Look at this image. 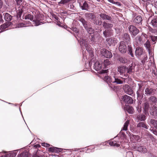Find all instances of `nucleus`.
Listing matches in <instances>:
<instances>
[{
    "label": "nucleus",
    "instance_id": "774afa93",
    "mask_svg": "<svg viewBox=\"0 0 157 157\" xmlns=\"http://www.w3.org/2000/svg\"><path fill=\"white\" fill-rule=\"evenodd\" d=\"M94 37H92V38L91 39V41H93L94 42H96V41L94 40Z\"/></svg>",
    "mask_w": 157,
    "mask_h": 157
},
{
    "label": "nucleus",
    "instance_id": "052dcab7",
    "mask_svg": "<svg viewBox=\"0 0 157 157\" xmlns=\"http://www.w3.org/2000/svg\"><path fill=\"white\" fill-rule=\"evenodd\" d=\"M3 3L2 0H0V9H1Z\"/></svg>",
    "mask_w": 157,
    "mask_h": 157
},
{
    "label": "nucleus",
    "instance_id": "0e129e2a",
    "mask_svg": "<svg viewBox=\"0 0 157 157\" xmlns=\"http://www.w3.org/2000/svg\"><path fill=\"white\" fill-rule=\"evenodd\" d=\"M2 16L1 14H0V22H2Z\"/></svg>",
    "mask_w": 157,
    "mask_h": 157
},
{
    "label": "nucleus",
    "instance_id": "b1692460",
    "mask_svg": "<svg viewBox=\"0 0 157 157\" xmlns=\"http://www.w3.org/2000/svg\"><path fill=\"white\" fill-rule=\"evenodd\" d=\"M150 113L151 115L154 117L157 116V107L153 106L151 110Z\"/></svg>",
    "mask_w": 157,
    "mask_h": 157
},
{
    "label": "nucleus",
    "instance_id": "864d4df0",
    "mask_svg": "<svg viewBox=\"0 0 157 157\" xmlns=\"http://www.w3.org/2000/svg\"><path fill=\"white\" fill-rule=\"evenodd\" d=\"M113 4H116L119 6H121V4L120 2H114Z\"/></svg>",
    "mask_w": 157,
    "mask_h": 157
},
{
    "label": "nucleus",
    "instance_id": "0eeeda50",
    "mask_svg": "<svg viewBox=\"0 0 157 157\" xmlns=\"http://www.w3.org/2000/svg\"><path fill=\"white\" fill-rule=\"evenodd\" d=\"M121 99L124 101L128 104H132L133 102L132 98L126 95L122 96Z\"/></svg>",
    "mask_w": 157,
    "mask_h": 157
},
{
    "label": "nucleus",
    "instance_id": "72a5a7b5",
    "mask_svg": "<svg viewBox=\"0 0 157 157\" xmlns=\"http://www.w3.org/2000/svg\"><path fill=\"white\" fill-rule=\"evenodd\" d=\"M127 72V73L130 74L133 72L134 67L132 65H129L128 67H126Z\"/></svg>",
    "mask_w": 157,
    "mask_h": 157
},
{
    "label": "nucleus",
    "instance_id": "473e14b6",
    "mask_svg": "<svg viewBox=\"0 0 157 157\" xmlns=\"http://www.w3.org/2000/svg\"><path fill=\"white\" fill-rule=\"evenodd\" d=\"M8 24V23H6L0 26V29L1 30V32L2 31H3L8 27L9 25Z\"/></svg>",
    "mask_w": 157,
    "mask_h": 157
},
{
    "label": "nucleus",
    "instance_id": "58836bf2",
    "mask_svg": "<svg viewBox=\"0 0 157 157\" xmlns=\"http://www.w3.org/2000/svg\"><path fill=\"white\" fill-rule=\"evenodd\" d=\"M82 9L83 10H87L88 8V4L86 2H84L82 6H81Z\"/></svg>",
    "mask_w": 157,
    "mask_h": 157
},
{
    "label": "nucleus",
    "instance_id": "37998d69",
    "mask_svg": "<svg viewBox=\"0 0 157 157\" xmlns=\"http://www.w3.org/2000/svg\"><path fill=\"white\" fill-rule=\"evenodd\" d=\"M103 63L105 67H107V66L109 65L110 63L109 60L106 59L104 60Z\"/></svg>",
    "mask_w": 157,
    "mask_h": 157
},
{
    "label": "nucleus",
    "instance_id": "4468645a",
    "mask_svg": "<svg viewBox=\"0 0 157 157\" xmlns=\"http://www.w3.org/2000/svg\"><path fill=\"white\" fill-rule=\"evenodd\" d=\"M124 110L125 111L130 114H132L133 112V108L131 106L128 105H126L124 108Z\"/></svg>",
    "mask_w": 157,
    "mask_h": 157
},
{
    "label": "nucleus",
    "instance_id": "69168bd1",
    "mask_svg": "<svg viewBox=\"0 0 157 157\" xmlns=\"http://www.w3.org/2000/svg\"><path fill=\"white\" fill-rule=\"evenodd\" d=\"M137 110H138L139 112H140L141 111V107H138V109H137Z\"/></svg>",
    "mask_w": 157,
    "mask_h": 157
},
{
    "label": "nucleus",
    "instance_id": "603ef678",
    "mask_svg": "<svg viewBox=\"0 0 157 157\" xmlns=\"http://www.w3.org/2000/svg\"><path fill=\"white\" fill-rule=\"evenodd\" d=\"M147 59V56H144V59L142 60L141 62L142 63H145V61Z\"/></svg>",
    "mask_w": 157,
    "mask_h": 157
},
{
    "label": "nucleus",
    "instance_id": "bb28decb",
    "mask_svg": "<svg viewBox=\"0 0 157 157\" xmlns=\"http://www.w3.org/2000/svg\"><path fill=\"white\" fill-rule=\"evenodd\" d=\"M142 17L141 16H138L133 20V22L139 24L141 23Z\"/></svg>",
    "mask_w": 157,
    "mask_h": 157
},
{
    "label": "nucleus",
    "instance_id": "f3484780",
    "mask_svg": "<svg viewBox=\"0 0 157 157\" xmlns=\"http://www.w3.org/2000/svg\"><path fill=\"white\" fill-rule=\"evenodd\" d=\"M140 36L138 35L136 37L134 40L133 43L134 46H139L141 44L140 42Z\"/></svg>",
    "mask_w": 157,
    "mask_h": 157
},
{
    "label": "nucleus",
    "instance_id": "4be33fe9",
    "mask_svg": "<svg viewBox=\"0 0 157 157\" xmlns=\"http://www.w3.org/2000/svg\"><path fill=\"white\" fill-rule=\"evenodd\" d=\"M146 119V116L145 115L140 114L137 116L136 120L137 122H138L139 121H144Z\"/></svg>",
    "mask_w": 157,
    "mask_h": 157
},
{
    "label": "nucleus",
    "instance_id": "6e6d98bb",
    "mask_svg": "<svg viewBox=\"0 0 157 157\" xmlns=\"http://www.w3.org/2000/svg\"><path fill=\"white\" fill-rule=\"evenodd\" d=\"M25 26V24L23 23H20L18 24V27H22Z\"/></svg>",
    "mask_w": 157,
    "mask_h": 157
},
{
    "label": "nucleus",
    "instance_id": "f257e3e1",
    "mask_svg": "<svg viewBox=\"0 0 157 157\" xmlns=\"http://www.w3.org/2000/svg\"><path fill=\"white\" fill-rule=\"evenodd\" d=\"M129 124V122L128 121H126L124 125V126L121 129L119 134L117 135V137L120 136L119 141H111L109 142V144L111 146L119 147L121 145L122 146L123 143L126 142L127 140L126 136L124 133L122 132V130L127 131L128 127Z\"/></svg>",
    "mask_w": 157,
    "mask_h": 157
},
{
    "label": "nucleus",
    "instance_id": "de8ad7c7",
    "mask_svg": "<svg viewBox=\"0 0 157 157\" xmlns=\"http://www.w3.org/2000/svg\"><path fill=\"white\" fill-rule=\"evenodd\" d=\"M69 2L68 0H61V1L59 2V3L64 4L67 3Z\"/></svg>",
    "mask_w": 157,
    "mask_h": 157
},
{
    "label": "nucleus",
    "instance_id": "680f3d73",
    "mask_svg": "<svg viewBox=\"0 0 157 157\" xmlns=\"http://www.w3.org/2000/svg\"><path fill=\"white\" fill-rule=\"evenodd\" d=\"M107 71L106 70H102L101 71V73H107Z\"/></svg>",
    "mask_w": 157,
    "mask_h": 157
},
{
    "label": "nucleus",
    "instance_id": "5701e85b",
    "mask_svg": "<svg viewBox=\"0 0 157 157\" xmlns=\"http://www.w3.org/2000/svg\"><path fill=\"white\" fill-rule=\"evenodd\" d=\"M155 91L153 90L151 88H146L145 90V94L147 95H151L154 94Z\"/></svg>",
    "mask_w": 157,
    "mask_h": 157
},
{
    "label": "nucleus",
    "instance_id": "f8f14e48",
    "mask_svg": "<svg viewBox=\"0 0 157 157\" xmlns=\"http://www.w3.org/2000/svg\"><path fill=\"white\" fill-rule=\"evenodd\" d=\"M6 152H0V155H1V157H15L17 155L16 153L14 152L7 154H2L3 153H6Z\"/></svg>",
    "mask_w": 157,
    "mask_h": 157
},
{
    "label": "nucleus",
    "instance_id": "a18cd8bd",
    "mask_svg": "<svg viewBox=\"0 0 157 157\" xmlns=\"http://www.w3.org/2000/svg\"><path fill=\"white\" fill-rule=\"evenodd\" d=\"M119 61L122 63H125L126 62L127 60L125 58L121 57L119 58Z\"/></svg>",
    "mask_w": 157,
    "mask_h": 157
},
{
    "label": "nucleus",
    "instance_id": "6ab92c4d",
    "mask_svg": "<svg viewBox=\"0 0 157 157\" xmlns=\"http://www.w3.org/2000/svg\"><path fill=\"white\" fill-rule=\"evenodd\" d=\"M101 63L98 61H96L94 63V68L95 70L98 71L101 69Z\"/></svg>",
    "mask_w": 157,
    "mask_h": 157
},
{
    "label": "nucleus",
    "instance_id": "79ce46f5",
    "mask_svg": "<svg viewBox=\"0 0 157 157\" xmlns=\"http://www.w3.org/2000/svg\"><path fill=\"white\" fill-rule=\"evenodd\" d=\"M23 7L22 6H21L18 7V10L17 11V13L18 15H21L22 13L23 10H22Z\"/></svg>",
    "mask_w": 157,
    "mask_h": 157
},
{
    "label": "nucleus",
    "instance_id": "c756f323",
    "mask_svg": "<svg viewBox=\"0 0 157 157\" xmlns=\"http://www.w3.org/2000/svg\"><path fill=\"white\" fill-rule=\"evenodd\" d=\"M139 85V89L136 92V94L137 95V97H139L141 96L143 93V89H141V88L142 87V86L140 85Z\"/></svg>",
    "mask_w": 157,
    "mask_h": 157
},
{
    "label": "nucleus",
    "instance_id": "13d9d810",
    "mask_svg": "<svg viewBox=\"0 0 157 157\" xmlns=\"http://www.w3.org/2000/svg\"><path fill=\"white\" fill-rule=\"evenodd\" d=\"M152 132L155 135H157V131L155 130L152 129L151 130Z\"/></svg>",
    "mask_w": 157,
    "mask_h": 157
},
{
    "label": "nucleus",
    "instance_id": "a878e982",
    "mask_svg": "<svg viewBox=\"0 0 157 157\" xmlns=\"http://www.w3.org/2000/svg\"><path fill=\"white\" fill-rule=\"evenodd\" d=\"M4 19L6 21H9L11 20L12 18V16L7 13H4Z\"/></svg>",
    "mask_w": 157,
    "mask_h": 157
},
{
    "label": "nucleus",
    "instance_id": "7ed1b4c3",
    "mask_svg": "<svg viewBox=\"0 0 157 157\" xmlns=\"http://www.w3.org/2000/svg\"><path fill=\"white\" fill-rule=\"evenodd\" d=\"M128 29L132 36H135L139 33V29L134 25H130L128 27Z\"/></svg>",
    "mask_w": 157,
    "mask_h": 157
},
{
    "label": "nucleus",
    "instance_id": "6e6552de",
    "mask_svg": "<svg viewBox=\"0 0 157 157\" xmlns=\"http://www.w3.org/2000/svg\"><path fill=\"white\" fill-rule=\"evenodd\" d=\"M126 78H125L122 77L119 78H116L113 77V83H116L117 84H122L124 82H126Z\"/></svg>",
    "mask_w": 157,
    "mask_h": 157
},
{
    "label": "nucleus",
    "instance_id": "2f4dec72",
    "mask_svg": "<svg viewBox=\"0 0 157 157\" xmlns=\"http://www.w3.org/2000/svg\"><path fill=\"white\" fill-rule=\"evenodd\" d=\"M103 26L105 29H108L112 28L113 26V25L104 22L103 23Z\"/></svg>",
    "mask_w": 157,
    "mask_h": 157
},
{
    "label": "nucleus",
    "instance_id": "9b49d317",
    "mask_svg": "<svg viewBox=\"0 0 157 157\" xmlns=\"http://www.w3.org/2000/svg\"><path fill=\"white\" fill-rule=\"evenodd\" d=\"M123 89L124 92L127 94L129 95H132L133 93L132 90L127 85H125L124 86Z\"/></svg>",
    "mask_w": 157,
    "mask_h": 157
},
{
    "label": "nucleus",
    "instance_id": "423d86ee",
    "mask_svg": "<svg viewBox=\"0 0 157 157\" xmlns=\"http://www.w3.org/2000/svg\"><path fill=\"white\" fill-rule=\"evenodd\" d=\"M101 55L103 56H104L106 58H111L113 56L112 53L111 52L105 49H102L101 50Z\"/></svg>",
    "mask_w": 157,
    "mask_h": 157
},
{
    "label": "nucleus",
    "instance_id": "4d7b16f0",
    "mask_svg": "<svg viewBox=\"0 0 157 157\" xmlns=\"http://www.w3.org/2000/svg\"><path fill=\"white\" fill-rule=\"evenodd\" d=\"M103 35L104 36L106 37L107 35V30H106L105 31L103 32Z\"/></svg>",
    "mask_w": 157,
    "mask_h": 157
},
{
    "label": "nucleus",
    "instance_id": "412c9836",
    "mask_svg": "<svg viewBox=\"0 0 157 157\" xmlns=\"http://www.w3.org/2000/svg\"><path fill=\"white\" fill-rule=\"evenodd\" d=\"M49 151L53 152L58 153L61 151L62 149L55 147H50L49 148Z\"/></svg>",
    "mask_w": 157,
    "mask_h": 157
},
{
    "label": "nucleus",
    "instance_id": "c85d7f7f",
    "mask_svg": "<svg viewBox=\"0 0 157 157\" xmlns=\"http://www.w3.org/2000/svg\"><path fill=\"white\" fill-rule=\"evenodd\" d=\"M100 17L103 20H111V17L106 14L104 13H101L100 14Z\"/></svg>",
    "mask_w": 157,
    "mask_h": 157
},
{
    "label": "nucleus",
    "instance_id": "3c124183",
    "mask_svg": "<svg viewBox=\"0 0 157 157\" xmlns=\"http://www.w3.org/2000/svg\"><path fill=\"white\" fill-rule=\"evenodd\" d=\"M42 146H43L44 147H48L50 146V145L49 144H47V143H42Z\"/></svg>",
    "mask_w": 157,
    "mask_h": 157
},
{
    "label": "nucleus",
    "instance_id": "09e8293b",
    "mask_svg": "<svg viewBox=\"0 0 157 157\" xmlns=\"http://www.w3.org/2000/svg\"><path fill=\"white\" fill-rule=\"evenodd\" d=\"M124 36L125 39L126 40H127L128 41L129 40L130 38L129 36L128 35V34L127 33H125L124 34Z\"/></svg>",
    "mask_w": 157,
    "mask_h": 157
},
{
    "label": "nucleus",
    "instance_id": "9d476101",
    "mask_svg": "<svg viewBox=\"0 0 157 157\" xmlns=\"http://www.w3.org/2000/svg\"><path fill=\"white\" fill-rule=\"evenodd\" d=\"M119 50L121 53H125L127 51V47L124 42L121 41L120 43L119 46Z\"/></svg>",
    "mask_w": 157,
    "mask_h": 157
},
{
    "label": "nucleus",
    "instance_id": "2eb2a0df",
    "mask_svg": "<svg viewBox=\"0 0 157 157\" xmlns=\"http://www.w3.org/2000/svg\"><path fill=\"white\" fill-rule=\"evenodd\" d=\"M143 53V48L140 47H137L136 48L135 54L137 57H139L141 56Z\"/></svg>",
    "mask_w": 157,
    "mask_h": 157
},
{
    "label": "nucleus",
    "instance_id": "393cba45",
    "mask_svg": "<svg viewBox=\"0 0 157 157\" xmlns=\"http://www.w3.org/2000/svg\"><path fill=\"white\" fill-rule=\"evenodd\" d=\"M148 126L144 122H140L137 125V128H144L145 129H148Z\"/></svg>",
    "mask_w": 157,
    "mask_h": 157
},
{
    "label": "nucleus",
    "instance_id": "a211bd4d",
    "mask_svg": "<svg viewBox=\"0 0 157 157\" xmlns=\"http://www.w3.org/2000/svg\"><path fill=\"white\" fill-rule=\"evenodd\" d=\"M136 150L139 151L144 153L146 152V148L143 146H139L138 145L136 146L135 147Z\"/></svg>",
    "mask_w": 157,
    "mask_h": 157
},
{
    "label": "nucleus",
    "instance_id": "39448f33",
    "mask_svg": "<svg viewBox=\"0 0 157 157\" xmlns=\"http://www.w3.org/2000/svg\"><path fill=\"white\" fill-rule=\"evenodd\" d=\"M118 71L121 75H124V76L126 77H128L125 66H121L119 67L118 68Z\"/></svg>",
    "mask_w": 157,
    "mask_h": 157
},
{
    "label": "nucleus",
    "instance_id": "aec40b11",
    "mask_svg": "<svg viewBox=\"0 0 157 157\" xmlns=\"http://www.w3.org/2000/svg\"><path fill=\"white\" fill-rule=\"evenodd\" d=\"M144 47L147 50L149 54H150L151 53V51L150 50L151 44L150 41L148 40H146V43L144 44Z\"/></svg>",
    "mask_w": 157,
    "mask_h": 157
},
{
    "label": "nucleus",
    "instance_id": "f03ea898",
    "mask_svg": "<svg viewBox=\"0 0 157 157\" xmlns=\"http://www.w3.org/2000/svg\"><path fill=\"white\" fill-rule=\"evenodd\" d=\"M33 15L29 14L25 16L24 17L25 19V20H30L31 21H33L35 23V26H38L41 24L42 22L40 21L41 20L40 18V14L38 11H33Z\"/></svg>",
    "mask_w": 157,
    "mask_h": 157
},
{
    "label": "nucleus",
    "instance_id": "338daca9",
    "mask_svg": "<svg viewBox=\"0 0 157 157\" xmlns=\"http://www.w3.org/2000/svg\"><path fill=\"white\" fill-rule=\"evenodd\" d=\"M108 1L109 2H111V3H112L113 4V2H114V1H113V0H108Z\"/></svg>",
    "mask_w": 157,
    "mask_h": 157
},
{
    "label": "nucleus",
    "instance_id": "dca6fc26",
    "mask_svg": "<svg viewBox=\"0 0 157 157\" xmlns=\"http://www.w3.org/2000/svg\"><path fill=\"white\" fill-rule=\"evenodd\" d=\"M140 42L141 44H144L147 39V35L145 34L142 33V34L140 36Z\"/></svg>",
    "mask_w": 157,
    "mask_h": 157
},
{
    "label": "nucleus",
    "instance_id": "1a4fd4ad",
    "mask_svg": "<svg viewBox=\"0 0 157 157\" xmlns=\"http://www.w3.org/2000/svg\"><path fill=\"white\" fill-rule=\"evenodd\" d=\"M113 78H111L108 76H105L104 78V80L108 84L109 86L111 87L112 89L114 90L115 86L112 85L111 83L109 84V83L111 82L113 83L112 81H113Z\"/></svg>",
    "mask_w": 157,
    "mask_h": 157
},
{
    "label": "nucleus",
    "instance_id": "cd10ccee",
    "mask_svg": "<svg viewBox=\"0 0 157 157\" xmlns=\"http://www.w3.org/2000/svg\"><path fill=\"white\" fill-rule=\"evenodd\" d=\"M107 42L110 44H112L114 45L117 42V40L115 38H111L107 39Z\"/></svg>",
    "mask_w": 157,
    "mask_h": 157
},
{
    "label": "nucleus",
    "instance_id": "f704fd0d",
    "mask_svg": "<svg viewBox=\"0 0 157 157\" xmlns=\"http://www.w3.org/2000/svg\"><path fill=\"white\" fill-rule=\"evenodd\" d=\"M30 155L27 152L24 151L19 155V157H30Z\"/></svg>",
    "mask_w": 157,
    "mask_h": 157
},
{
    "label": "nucleus",
    "instance_id": "e433bc0d",
    "mask_svg": "<svg viewBox=\"0 0 157 157\" xmlns=\"http://www.w3.org/2000/svg\"><path fill=\"white\" fill-rule=\"evenodd\" d=\"M151 24L153 26L157 27V17L152 20Z\"/></svg>",
    "mask_w": 157,
    "mask_h": 157
},
{
    "label": "nucleus",
    "instance_id": "20e7f679",
    "mask_svg": "<svg viewBox=\"0 0 157 157\" xmlns=\"http://www.w3.org/2000/svg\"><path fill=\"white\" fill-rule=\"evenodd\" d=\"M88 41V39H81L79 42L81 46H83L84 45L86 48V50L87 51H91V49L90 48V46L88 45L87 44Z\"/></svg>",
    "mask_w": 157,
    "mask_h": 157
},
{
    "label": "nucleus",
    "instance_id": "c9c22d12",
    "mask_svg": "<svg viewBox=\"0 0 157 157\" xmlns=\"http://www.w3.org/2000/svg\"><path fill=\"white\" fill-rule=\"evenodd\" d=\"M145 113L147 115L148 113V110L149 108V104L148 102H146L144 104Z\"/></svg>",
    "mask_w": 157,
    "mask_h": 157
},
{
    "label": "nucleus",
    "instance_id": "ea45409f",
    "mask_svg": "<svg viewBox=\"0 0 157 157\" xmlns=\"http://www.w3.org/2000/svg\"><path fill=\"white\" fill-rule=\"evenodd\" d=\"M79 21L82 23L84 27L85 28H86L87 26V22L84 19L82 18H81V19H80Z\"/></svg>",
    "mask_w": 157,
    "mask_h": 157
},
{
    "label": "nucleus",
    "instance_id": "5fc2aeb1",
    "mask_svg": "<svg viewBox=\"0 0 157 157\" xmlns=\"http://www.w3.org/2000/svg\"><path fill=\"white\" fill-rule=\"evenodd\" d=\"M17 5H20L22 2V1L21 0H16Z\"/></svg>",
    "mask_w": 157,
    "mask_h": 157
},
{
    "label": "nucleus",
    "instance_id": "8fccbe9b",
    "mask_svg": "<svg viewBox=\"0 0 157 157\" xmlns=\"http://www.w3.org/2000/svg\"><path fill=\"white\" fill-rule=\"evenodd\" d=\"M151 40L153 42H155L157 40V37L151 36Z\"/></svg>",
    "mask_w": 157,
    "mask_h": 157
},
{
    "label": "nucleus",
    "instance_id": "bf43d9fd",
    "mask_svg": "<svg viewBox=\"0 0 157 157\" xmlns=\"http://www.w3.org/2000/svg\"><path fill=\"white\" fill-rule=\"evenodd\" d=\"M73 30L75 32V33H78V31L77 29L76 28H73Z\"/></svg>",
    "mask_w": 157,
    "mask_h": 157
},
{
    "label": "nucleus",
    "instance_id": "7c9ffc66",
    "mask_svg": "<svg viewBox=\"0 0 157 157\" xmlns=\"http://www.w3.org/2000/svg\"><path fill=\"white\" fill-rule=\"evenodd\" d=\"M150 123L151 126H153L155 128L157 129V120L151 119L150 120Z\"/></svg>",
    "mask_w": 157,
    "mask_h": 157
},
{
    "label": "nucleus",
    "instance_id": "e2e57ef3",
    "mask_svg": "<svg viewBox=\"0 0 157 157\" xmlns=\"http://www.w3.org/2000/svg\"><path fill=\"white\" fill-rule=\"evenodd\" d=\"M142 1L144 2H152L154 0H142Z\"/></svg>",
    "mask_w": 157,
    "mask_h": 157
},
{
    "label": "nucleus",
    "instance_id": "ddd939ff",
    "mask_svg": "<svg viewBox=\"0 0 157 157\" xmlns=\"http://www.w3.org/2000/svg\"><path fill=\"white\" fill-rule=\"evenodd\" d=\"M130 138L131 141L133 143H136L138 142L140 139V137L138 135H130Z\"/></svg>",
    "mask_w": 157,
    "mask_h": 157
},
{
    "label": "nucleus",
    "instance_id": "49530a36",
    "mask_svg": "<svg viewBox=\"0 0 157 157\" xmlns=\"http://www.w3.org/2000/svg\"><path fill=\"white\" fill-rule=\"evenodd\" d=\"M126 157H133V155L132 152L128 151L127 152Z\"/></svg>",
    "mask_w": 157,
    "mask_h": 157
},
{
    "label": "nucleus",
    "instance_id": "4c0bfd02",
    "mask_svg": "<svg viewBox=\"0 0 157 157\" xmlns=\"http://www.w3.org/2000/svg\"><path fill=\"white\" fill-rule=\"evenodd\" d=\"M149 100L152 103H156L157 101V98L154 96H151L149 98Z\"/></svg>",
    "mask_w": 157,
    "mask_h": 157
},
{
    "label": "nucleus",
    "instance_id": "a19ab883",
    "mask_svg": "<svg viewBox=\"0 0 157 157\" xmlns=\"http://www.w3.org/2000/svg\"><path fill=\"white\" fill-rule=\"evenodd\" d=\"M128 53L130 54L132 57H134V55L132 53V48L131 45H129L128 46Z\"/></svg>",
    "mask_w": 157,
    "mask_h": 157
},
{
    "label": "nucleus",
    "instance_id": "c03bdc74",
    "mask_svg": "<svg viewBox=\"0 0 157 157\" xmlns=\"http://www.w3.org/2000/svg\"><path fill=\"white\" fill-rule=\"evenodd\" d=\"M86 29V30H87L88 32L90 34H91L93 33V29L91 28H88L87 26L86 27V28H85Z\"/></svg>",
    "mask_w": 157,
    "mask_h": 157
}]
</instances>
